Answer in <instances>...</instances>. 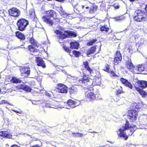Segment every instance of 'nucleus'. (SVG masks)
Listing matches in <instances>:
<instances>
[{"label":"nucleus","mask_w":147,"mask_h":147,"mask_svg":"<svg viewBox=\"0 0 147 147\" xmlns=\"http://www.w3.org/2000/svg\"><path fill=\"white\" fill-rule=\"evenodd\" d=\"M1 92V89H0V92Z\"/></svg>","instance_id":"nucleus-54"},{"label":"nucleus","mask_w":147,"mask_h":147,"mask_svg":"<svg viewBox=\"0 0 147 147\" xmlns=\"http://www.w3.org/2000/svg\"><path fill=\"white\" fill-rule=\"evenodd\" d=\"M85 95L86 97L90 100H92L95 98V95L93 92H92L88 88L86 89Z\"/></svg>","instance_id":"nucleus-11"},{"label":"nucleus","mask_w":147,"mask_h":147,"mask_svg":"<svg viewBox=\"0 0 147 147\" xmlns=\"http://www.w3.org/2000/svg\"><path fill=\"white\" fill-rule=\"evenodd\" d=\"M70 48L72 49H77L79 48V44L75 41L71 42L70 43Z\"/></svg>","instance_id":"nucleus-20"},{"label":"nucleus","mask_w":147,"mask_h":147,"mask_svg":"<svg viewBox=\"0 0 147 147\" xmlns=\"http://www.w3.org/2000/svg\"><path fill=\"white\" fill-rule=\"evenodd\" d=\"M11 147H19L18 146L14 144Z\"/></svg>","instance_id":"nucleus-46"},{"label":"nucleus","mask_w":147,"mask_h":147,"mask_svg":"<svg viewBox=\"0 0 147 147\" xmlns=\"http://www.w3.org/2000/svg\"><path fill=\"white\" fill-rule=\"evenodd\" d=\"M100 30L102 31H105L107 32L108 31L109 28L107 26L104 25L103 26H102L100 27Z\"/></svg>","instance_id":"nucleus-32"},{"label":"nucleus","mask_w":147,"mask_h":147,"mask_svg":"<svg viewBox=\"0 0 147 147\" xmlns=\"http://www.w3.org/2000/svg\"><path fill=\"white\" fill-rule=\"evenodd\" d=\"M69 76L70 77V78H71L72 80H76L78 79L77 77L71 76L70 75H69Z\"/></svg>","instance_id":"nucleus-44"},{"label":"nucleus","mask_w":147,"mask_h":147,"mask_svg":"<svg viewBox=\"0 0 147 147\" xmlns=\"http://www.w3.org/2000/svg\"><path fill=\"white\" fill-rule=\"evenodd\" d=\"M17 87L18 88L22 89L28 92H30L31 90V89L29 87L26 85L24 83H22V84H19L17 86Z\"/></svg>","instance_id":"nucleus-15"},{"label":"nucleus","mask_w":147,"mask_h":147,"mask_svg":"<svg viewBox=\"0 0 147 147\" xmlns=\"http://www.w3.org/2000/svg\"><path fill=\"white\" fill-rule=\"evenodd\" d=\"M46 95H47V96H50V94H49V93H47V94H46Z\"/></svg>","instance_id":"nucleus-49"},{"label":"nucleus","mask_w":147,"mask_h":147,"mask_svg":"<svg viewBox=\"0 0 147 147\" xmlns=\"http://www.w3.org/2000/svg\"><path fill=\"white\" fill-rule=\"evenodd\" d=\"M32 147H40V146L38 145H36L33 146Z\"/></svg>","instance_id":"nucleus-47"},{"label":"nucleus","mask_w":147,"mask_h":147,"mask_svg":"<svg viewBox=\"0 0 147 147\" xmlns=\"http://www.w3.org/2000/svg\"><path fill=\"white\" fill-rule=\"evenodd\" d=\"M146 69V66L144 65H140L136 67L135 69L136 73H139L142 71H145Z\"/></svg>","instance_id":"nucleus-17"},{"label":"nucleus","mask_w":147,"mask_h":147,"mask_svg":"<svg viewBox=\"0 0 147 147\" xmlns=\"http://www.w3.org/2000/svg\"><path fill=\"white\" fill-rule=\"evenodd\" d=\"M124 92L121 90H118L117 91V93L118 94H120L122 93H124Z\"/></svg>","instance_id":"nucleus-45"},{"label":"nucleus","mask_w":147,"mask_h":147,"mask_svg":"<svg viewBox=\"0 0 147 147\" xmlns=\"http://www.w3.org/2000/svg\"><path fill=\"white\" fill-rule=\"evenodd\" d=\"M57 91L61 93H66L67 92V88L63 84H60L58 86Z\"/></svg>","instance_id":"nucleus-14"},{"label":"nucleus","mask_w":147,"mask_h":147,"mask_svg":"<svg viewBox=\"0 0 147 147\" xmlns=\"http://www.w3.org/2000/svg\"><path fill=\"white\" fill-rule=\"evenodd\" d=\"M28 24V21L24 19L19 20L17 23L18 29L21 31L24 30Z\"/></svg>","instance_id":"nucleus-5"},{"label":"nucleus","mask_w":147,"mask_h":147,"mask_svg":"<svg viewBox=\"0 0 147 147\" xmlns=\"http://www.w3.org/2000/svg\"><path fill=\"white\" fill-rule=\"evenodd\" d=\"M30 43L34 46L37 47H38L37 42L33 38H31L30 40Z\"/></svg>","instance_id":"nucleus-28"},{"label":"nucleus","mask_w":147,"mask_h":147,"mask_svg":"<svg viewBox=\"0 0 147 147\" xmlns=\"http://www.w3.org/2000/svg\"><path fill=\"white\" fill-rule=\"evenodd\" d=\"M104 70L108 72L110 70L109 69V65H106L104 69Z\"/></svg>","instance_id":"nucleus-41"},{"label":"nucleus","mask_w":147,"mask_h":147,"mask_svg":"<svg viewBox=\"0 0 147 147\" xmlns=\"http://www.w3.org/2000/svg\"><path fill=\"white\" fill-rule=\"evenodd\" d=\"M138 84L139 86L144 88L147 87V82L144 81H138Z\"/></svg>","instance_id":"nucleus-23"},{"label":"nucleus","mask_w":147,"mask_h":147,"mask_svg":"<svg viewBox=\"0 0 147 147\" xmlns=\"http://www.w3.org/2000/svg\"><path fill=\"white\" fill-rule=\"evenodd\" d=\"M134 18L135 21L139 22L145 21L147 20L145 13L140 10H137L135 12Z\"/></svg>","instance_id":"nucleus-4"},{"label":"nucleus","mask_w":147,"mask_h":147,"mask_svg":"<svg viewBox=\"0 0 147 147\" xmlns=\"http://www.w3.org/2000/svg\"><path fill=\"white\" fill-rule=\"evenodd\" d=\"M130 1H135V0H129Z\"/></svg>","instance_id":"nucleus-51"},{"label":"nucleus","mask_w":147,"mask_h":147,"mask_svg":"<svg viewBox=\"0 0 147 147\" xmlns=\"http://www.w3.org/2000/svg\"><path fill=\"white\" fill-rule=\"evenodd\" d=\"M134 88L142 97H145L147 96V93L143 90L141 89L139 87L134 86Z\"/></svg>","instance_id":"nucleus-18"},{"label":"nucleus","mask_w":147,"mask_h":147,"mask_svg":"<svg viewBox=\"0 0 147 147\" xmlns=\"http://www.w3.org/2000/svg\"><path fill=\"white\" fill-rule=\"evenodd\" d=\"M110 142V143H111L112 144H113L114 143V142Z\"/></svg>","instance_id":"nucleus-50"},{"label":"nucleus","mask_w":147,"mask_h":147,"mask_svg":"<svg viewBox=\"0 0 147 147\" xmlns=\"http://www.w3.org/2000/svg\"><path fill=\"white\" fill-rule=\"evenodd\" d=\"M73 54L76 57H79L80 55V53L79 51H76L74 50L73 52Z\"/></svg>","instance_id":"nucleus-37"},{"label":"nucleus","mask_w":147,"mask_h":147,"mask_svg":"<svg viewBox=\"0 0 147 147\" xmlns=\"http://www.w3.org/2000/svg\"><path fill=\"white\" fill-rule=\"evenodd\" d=\"M82 9L85 11H87L88 10L90 9V12H91V11H94V9L95 8L96 9V6H94L92 4L89 3L87 5H82Z\"/></svg>","instance_id":"nucleus-13"},{"label":"nucleus","mask_w":147,"mask_h":147,"mask_svg":"<svg viewBox=\"0 0 147 147\" xmlns=\"http://www.w3.org/2000/svg\"><path fill=\"white\" fill-rule=\"evenodd\" d=\"M90 80V79L86 75H84L82 78L79 80V82L80 83L79 85H80L81 83H82L81 85L82 86L87 85V86L88 87V86L90 85L89 84Z\"/></svg>","instance_id":"nucleus-9"},{"label":"nucleus","mask_w":147,"mask_h":147,"mask_svg":"<svg viewBox=\"0 0 147 147\" xmlns=\"http://www.w3.org/2000/svg\"><path fill=\"white\" fill-rule=\"evenodd\" d=\"M125 17L123 16H121L119 17H117L115 18L116 20L117 21H121L125 19Z\"/></svg>","instance_id":"nucleus-36"},{"label":"nucleus","mask_w":147,"mask_h":147,"mask_svg":"<svg viewBox=\"0 0 147 147\" xmlns=\"http://www.w3.org/2000/svg\"><path fill=\"white\" fill-rule=\"evenodd\" d=\"M72 134L74 135L73 137H82L84 134L82 133H75L74 132H72Z\"/></svg>","instance_id":"nucleus-30"},{"label":"nucleus","mask_w":147,"mask_h":147,"mask_svg":"<svg viewBox=\"0 0 147 147\" xmlns=\"http://www.w3.org/2000/svg\"><path fill=\"white\" fill-rule=\"evenodd\" d=\"M28 48L29 50L31 52H33L36 50L34 47H33V46L31 45L29 46Z\"/></svg>","instance_id":"nucleus-38"},{"label":"nucleus","mask_w":147,"mask_h":147,"mask_svg":"<svg viewBox=\"0 0 147 147\" xmlns=\"http://www.w3.org/2000/svg\"><path fill=\"white\" fill-rule=\"evenodd\" d=\"M57 102L53 100L52 102H50L49 103H47L46 104V106L50 108L57 109L59 108H64V107L63 106H61L57 104Z\"/></svg>","instance_id":"nucleus-10"},{"label":"nucleus","mask_w":147,"mask_h":147,"mask_svg":"<svg viewBox=\"0 0 147 147\" xmlns=\"http://www.w3.org/2000/svg\"><path fill=\"white\" fill-rule=\"evenodd\" d=\"M1 104H3V103H6V104H8L10 105H12L11 104H9V102L7 100H3L1 102Z\"/></svg>","instance_id":"nucleus-43"},{"label":"nucleus","mask_w":147,"mask_h":147,"mask_svg":"<svg viewBox=\"0 0 147 147\" xmlns=\"http://www.w3.org/2000/svg\"><path fill=\"white\" fill-rule=\"evenodd\" d=\"M126 67L128 69H132L134 67V66L132 63L131 60L129 59L125 62Z\"/></svg>","instance_id":"nucleus-22"},{"label":"nucleus","mask_w":147,"mask_h":147,"mask_svg":"<svg viewBox=\"0 0 147 147\" xmlns=\"http://www.w3.org/2000/svg\"><path fill=\"white\" fill-rule=\"evenodd\" d=\"M15 112H16V113H18V112H17V111H14Z\"/></svg>","instance_id":"nucleus-52"},{"label":"nucleus","mask_w":147,"mask_h":147,"mask_svg":"<svg viewBox=\"0 0 147 147\" xmlns=\"http://www.w3.org/2000/svg\"><path fill=\"white\" fill-rule=\"evenodd\" d=\"M97 41V40L96 39H92L88 42L87 45L88 46L92 45Z\"/></svg>","instance_id":"nucleus-33"},{"label":"nucleus","mask_w":147,"mask_h":147,"mask_svg":"<svg viewBox=\"0 0 147 147\" xmlns=\"http://www.w3.org/2000/svg\"><path fill=\"white\" fill-rule=\"evenodd\" d=\"M66 104H67L68 106L67 107V106L66 107L64 106V107L68 109H69L70 107H74L76 106V102L71 100H69Z\"/></svg>","instance_id":"nucleus-19"},{"label":"nucleus","mask_w":147,"mask_h":147,"mask_svg":"<svg viewBox=\"0 0 147 147\" xmlns=\"http://www.w3.org/2000/svg\"><path fill=\"white\" fill-rule=\"evenodd\" d=\"M119 7H117V8H119Z\"/></svg>","instance_id":"nucleus-55"},{"label":"nucleus","mask_w":147,"mask_h":147,"mask_svg":"<svg viewBox=\"0 0 147 147\" xmlns=\"http://www.w3.org/2000/svg\"><path fill=\"white\" fill-rule=\"evenodd\" d=\"M11 82L14 83H21L22 81L20 80L17 79L16 77H13L11 80Z\"/></svg>","instance_id":"nucleus-31"},{"label":"nucleus","mask_w":147,"mask_h":147,"mask_svg":"<svg viewBox=\"0 0 147 147\" xmlns=\"http://www.w3.org/2000/svg\"><path fill=\"white\" fill-rule=\"evenodd\" d=\"M138 113L136 111L131 110L129 111L127 118L131 121L136 120L137 118Z\"/></svg>","instance_id":"nucleus-8"},{"label":"nucleus","mask_w":147,"mask_h":147,"mask_svg":"<svg viewBox=\"0 0 147 147\" xmlns=\"http://www.w3.org/2000/svg\"><path fill=\"white\" fill-rule=\"evenodd\" d=\"M120 80L123 84L125 86L128 87L131 89H132V86L128 80L122 78H120Z\"/></svg>","instance_id":"nucleus-16"},{"label":"nucleus","mask_w":147,"mask_h":147,"mask_svg":"<svg viewBox=\"0 0 147 147\" xmlns=\"http://www.w3.org/2000/svg\"><path fill=\"white\" fill-rule=\"evenodd\" d=\"M96 49V47L94 46L91 47L90 50L88 51L87 55L88 57H90V55L94 53Z\"/></svg>","instance_id":"nucleus-26"},{"label":"nucleus","mask_w":147,"mask_h":147,"mask_svg":"<svg viewBox=\"0 0 147 147\" xmlns=\"http://www.w3.org/2000/svg\"><path fill=\"white\" fill-rule=\"evenodd\" d=\"M90 80H91V81H92V79H90Z\"/></svg>","instance_id":"nucleus-57"},{"label":"nucleus","mask_w":147,"mask_h":147,"mask_svg":"<svg viewBox=\"0 0 147 147\" xmlns=\"http://www.w3.org/2000/svg\"><path fill=\"white\" fill-rule=\"evenodd\" d=\"M78 90L76 87L72 86L70 90V94H76Z\"/></svg>","instance_id":"nucleus-29"},{"label":"nucleus","mask_w":147,"mask_h":147,"mask_svg":"<svg viewBox=\"0 0 147 147\" xmlns=\"http://www.w3.org/2000/svg\"><path fill=\"white\" fill-rule=\"evenodd\" d=\"M16 37L21 40H24L25 39V36L24 34L19 31L16 32Z\"/></svg>","instance_id":"nucleus-24"},{"label":"nucleus","mask_w":147,"mask_h":147,"mask_svg":"<svg viewBox=\"0 0 147 147\" xmlns=\"http://www.w3.org/2000/svg\"><path fill=\"white\" fill-rule=\"evenodd\" d=\"M55 32L59 35V38L62 39H63L67 37H73L77 36L76 33L73 31H65L64 33H63L59 30H56L55 31Z\"/></svg>","instance_id":"nucleus-2"},{"label":"nucleus","mask_w":147,"mask_h":147,"mask_svg":"<svg viewBox=\"0 0 147 147\" xmlns=\"http://www.w3.org/2000/svg\"><path fill=\"white\" fill-rule=\"evenodd\" d=\"M21 74L22 76L26 77L28 76L30 74V70L29 67L26 65H24L20 67Z\"/></svg>","instance_id":"nucleus-6"},{"label":"nucleus","mask_w":147,"mask_h":147,"mask_svg":"<svg viewBox=\"0 0 147 147\" xmlns=\"http://www.w3.org/2000/svg\"><path fill=\"white\" fill-rule=\"evenodd\" d=\"M145 9L146 10V11L147 13V5H146L145 7Z\"/></svg>","instance_id":"nucleus-48"},{"label":"nucleus","mask_w":147,"mask_h":147,"mask_svg":"<svg viewBox=\"0 0 147 147\" xmlns=\"http://www.w3.org/2000/svg\"><path fill=\"white\" fill-rule=\"evenodd\" d=\"M0 136L5 137L8 138H11L12 135L9 133H7V132L2 131L0 132Z\"/></svg>","instance_id":"nucleus-25"},{"label":"nucleus","mask_w":147,"mask_h":147,"mask_svg":"<svg viewBox=\"0 0 147 147\" xmlns=\"http://www.w3.org/2000/svg\"><path fill=\"white\" fill-rule=\"evenodd\" d=\"M29 14L32 18H34L35 16V12L33 9L30 10L29 11Z\"/></svg>","instance_id":"nucleus-35"},{"label":"nucleus","mask_w":147,"mask_h":147,"mask_svg":"<svg viewBox=\"0 0 147 147\" xmlns=\"http://www.w3.org/2000/svg\"><path fill=\"white\" fill-rule=\"evenodd\" d=\"M8 12L10 16L14 17H18L20 14L19 10L15 7L9 9Z\"/></svg>","instance_id":"nucleus-7"},{"label":"nucleus","mask_w":147,"mask_h":147,"mask_svg":"<svg viewBox=\"0 0 147 147\" xmlns=\"http://www.w3.org/2000/svg\"><path fill=\"white\" fill-rule=\"evenodd\" d=\"M122 57L119 51H117L116 54L115 55L113 63L114 65H117L119 63Z\"/></svg>","instance_id":"nucleus-12"},{"label":"nucleus","mask_w":147,"mask_h":147,"mask_svg":"<svg viewBox=\"0 0 147 147\" xmlns=\"http://www.w3.org/2000/svg\"><path fill=\"white\" fill-rule=\"evenodd\" d=\"M126 130H127L128 132H129L128 134V135L129 136L132 135L134 131L132 128L129 126L128 121H127L126 124L123 125L117 131V134L118 137L123 138L125 140H126L128 138V137L123 132Z\"/></svg>","instance_id":"nucleus-1"},{"label":"nucleus","mask_w":147,"mask_h":147,"mask_svg":"<svg viewBox=\"0 0 147 147\" xmlns=\"http://www.w3.org/2000/svg\"><path fill=\"white\" fill-rule=\"evenodd\" d=\"M91 133H95V132H94H94H92Z\"/></svg>","instance_id":"nucleus-53"},{"label":"nucleus","mask_w":147,"mask_h":147,"mask_svg":"<svg viewBox=\"0 0 147 147\" xmlns=\"http://www.w3.org/2000/svg\"><path fill=\"white\" fill-rule=\"evenodd\" d=\"M63 48L65 51L69 53H70L71 52V50L69 49L68 47H67L65 46H64Z\"/></svg>","instance_id":"nucleus-40"},{"label":"nucleus","mask_w":147,"mask_h":147,"mask_svg":"<svg viewBox=\"0 0 147 147\" xmlns=\"http://www.w3.org/2000/svg\"><path fill=\"white\" fill-rule=\"evenodd\" d=\"M90 80H91V81H92V79H90Z\"/></svg>","instance_id":"nucleus-56"},{"label":"nucleus","mask_w":147,"mask_h":147,"mask_svg":"<svg viewBox=\"0 0 147 147\" xmlns=\"http://www.w3.org/2000/svg\"><path fill=\"white\" fill-rule=\"evenodd\" d=\"M146 42V40H145L143 38H140V40L137 43L140 45H143Z\"/></svg>","instance_id":"nucleus-34"},{"label":"nucleus","mask_w":147,"mask_h":147,"mask_svg":"<svg viewBox=\"0 0 147 147\" xmlns=\"http://www.w3.org/2000/svg\"><path fill=\"white\" fill-rule=\"evenodd\" d=\"M84 64L85 65V67L86 68L87 70L90 73V74H92L93 73V70L90 68L88 65V64L87 61L84 62Z\"/></svg>","instance_id":"nucleus-27"},{"label":"nucleus","mask_w":147,"mask_h":147,"mask_svg":"<svg viewBox=\"0 0 147 147\" xmlns=\"http://www.w3.org/2000/svg\"><path fill=\"white\" fill-rule=\"evenodd\" d=\"M46 14V16L42 17V20L50 25H52L53 24V22L52 20L49 18V17L55 18V16L56 15L55 12L53 10H50L47 11Z\"/></svg>","instance_id":"nucleus-3"},{"label":"nucleus","mask_w":147,"mask_h":147,"mask_svg":"<svg viewBox=\"0 0 147 147\" xmlns=\"http://www.w3.org/2000/svg\"><path fill=\"white\" fill-rule=\"evenodd\" d=\"M37 65L39 66H41L45 68V67L44 62L42 59L41 58H38L36 60Z\"/></svg>","instance_id":"nucleus-21"},{"label":"nucleus","mask_w":147,"mask_h":147,"mask_svg":"<svg viewBox=\"0 0 147 147\" xmlns=\"http://www.w3.org/2000/svg\"><path fill=\"white\" fill-rule=\"evenodd\" d=\"M109 73L111 76H117L116 74L113 71L110 70L108 72Z\"/></svg>","instance_id":"nucleus-39"},{"label":"nucleus","mask_w":147,"mask_h":147,"mask_svg":"<svg viewBox=\"0 0 147 147\" xmlns=\"http://www.w3.org/2000/svg\"><path fill=\"white\" fill-rule=\"evenodd\" d=\"M40 101L38 100H34L32 101V103L33 105H37L39 104V102H40Z\"/></svg>","instance_id":"nucleus-42"}]
</instances>
